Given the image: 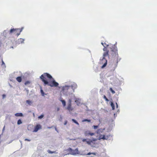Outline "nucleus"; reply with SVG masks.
<instances>
[{"label":"nucleus","mask_w":157,"mask_h":157,"mask_svg":"<svg viewBox=\"0 0 157 157\" xmlns=\"http://www.w3.org/2000/svg\"><path fill=\"white\" fill-rule=\"evenodd\" d=\"M40 78L45 86L48 85L51 87H57L59 86V84L56 82L52 76L47 73H44Z\"/></svg>","instance_id":"1"},{"label":"nucleus","mask_w":157,"mask_h":157,"mask_svg":"<svg viewBox=\"0 0 157 157\" xmlns=\"http://www.w3.org/2000/svg\"><path fill=\"white\" fill-rule=\"evenodd\" d=\"M110 48L112 52V55L113 58V63L115 64V66H117V64L120 60L119 58L118 55L117 53V47L115 45H111Z\"/></svg>","instance_id":"2"},{"label":"nucleus","mask_w":157,"mask_h":157,"mask_svg":"<svg viewBox=\"0 0 157 157\" xmlns=\"http://www.w3.org/2000/svg\"><path fill=\"white\" fill-rule=\"evenodd\" d=\"M77 87V85L75 83L70 86H65L63 87L62 91L65 94H70L74 92V89Z\"/></svg>","instance_id":"3"},{"label":"nucleus","mask_w":157,"mask_h":157,"mask_svg":"<svg viewBox=\"0 0 157 157\" xmlns=\"http://www.w3.org/2000/svg\"><path fill=\"white\" fill-rule=\"evenodd\" d=\"M101 44L104 46L103 50L105 52L103 53V58L101 61V63H103V62H104V64L102 67L103 68L105 67L107 64V60L105 59V57L109 56V51L107 49V48L105 46L103 43H101Z\"/></svg>","instance_id":"4"},{"label":"nucleus","mask_w":157,"mask_h":157,"mask_svg":"<svg viewBox=\"0 0 157 157\" xmlns=\"http://www.w3.org/2000/svg\"><path fill=\"white\" fill-rule=\"evenodd\" d=\"M23 29V28H21V29H12L10 30V33L11 34L14 33L17 36H18L20 34Z\"/></svg>","instance_id":"5"},{"label":"nucleus","mask_w":157,"mask_h":157,"mask_svg":"<svg viewBox=\"0 0 157 157\" xmlns=\"http://www.w3.org/2000/svg\"><path fill=\"white\" fill-rule=\"evenodd\" d=\"M68 151H69L71 154L73 155H75L78 154L79 153V151L77 148L75 150H73L71 148L68 149Z\"/></svg>","instance_id":"6"},{"label":"nucleus","mask_w":157,"mask_h":157,"mask_svg":"<svg viewBox=\"0 0 157 157\" xmlns=\"http://www.w3.org/2000/svg\"><path fill=\"white\" fill-rule=\"evenodd\" d=\"M68 101V104L67 109L69 111H72L73 110V108L71 107V99H69Z\"/></svg>","instance_id":"7"},{"label":"nucleus","mask_w":157,"mask_h":157,"mask_svg":"<svg viewBox=\"0 0 157 157\" xmlns=\"http://www.w3.org/2000/svg\"><path fill=\"white\" fill-rule=\"evenodd\" d=\"M84 135L85 136H93L94 135V133L91 132L89 130H86L84 132Z\"/></svg>","instance_id":"8"},{"label":"nucleus","mask_w":157,"mask_h":157,"mask_svg":"<svg viewBox=\"0 0 157 157\" xmlns=\"http://www.w3.org/2000/svg\"><path fill=\"white\" fill-rule=\"evenodd\" d=\"M41 126L40 124L37 125L34 128L33 132H36L38 130L41 128Z\"/></svg>","instance_id":"9"},{"label":"nucleus","mask_w":157,"mask_h":157,"mask_svg":"<svg viewBox=\"0 0 157 157\" xmlns=\"http://www.w3.org/2000/svg\"><path fill=\"white\" fill-rule=\"evenodd\" d=\"M110 137H111L110 135H106V136L105 135V138H104V137H103L102 139H103V140H107Z\"/></svg>","instance_id":"10"},{"label":"nucleus","mask_w":157,"mask_h":157,"mask_svg":"<svg viewBox=\"0 0 157 157\" xmlns=\"http://www.w3.org/2000/svg\"><path fill=\"white\" fill-rule=\"evenodd\" d=\"M15 115L16 117H22L23 114L22 113H17L15 114Z\"/></svg>","instance_id":"11"},{"label":"nucleus","mask_w":157,"mask_h":157,"mask_svg":"<svg viewBox=\"0 0 157 157\" xmlns=\"http://www.w3.org/2000/svg\"><path fill=\"white\" fill-rule=\"evenodd\" d=\"M17 80L19 82H21L22 78L21 77L19 76L16 78Z\"/></svg>","instance_id":"12"},{"label":"nucleus","mask_w":157,"mask_h":157,"mask_svg":"<svg viewBox=\"0 0 157 157\" xmlns=\"http://www.w3.org/2000/svg\"><path fill=\"white\" fill-rule=\"evenodd\" d=\"M75 102L76 103V104L78 105L80 104V102L79 99H76L75 101Z\"/></svg>","instance_id":"13"},{"label":"nucleus","mask_w":157,"mask_h":157,"mask_svg":"<svg viewBox=\"0 0 157 157\" xmlns=\"http://www.w3.org/2000/svg\"><path fill=\"white\" fill-rule=\"evenodd\" d=\"M60 101L62 102V104L63 106H65L66 105V103L65 101L64 100H61Z\"/></svg>","instance_id":"14"},{"label":"nucleus","mask_w":157,"mask_h":157,"mask_svg":"<svg viewBox=\"0 0 157 157\" xmlns=\"http://www.w3.org/2000/svg\"><path fill=\"white\" fill-rule=\"evenodd\" d=\"M47 152L49 154L56 153V151H51L50 150H48Z\"/></svg>","instance_id":"15"},{"label":"nucleus","mask_w":157,"mask_h":157,"mask_svg":"<svg viewBox=\"0 0 157 157\" xmlns=\"http://www.w3.org/2000/svg\"><path fill=\"white\" fill-rule=\"evenodd\" d=\"M111 106L112 107V109L113 110H114L115 109V106L114 105L113 103V102H111Z\"/></svg>","instance_id":"16"},{"label":"nucleus","mask_w":157,"mask_h":157,"mask_svg":"<svg viewBox=\"0 0 157 157\" xmlns=\"http://www.w3.org/2000/svg\"><path fill=\"white\" fill-rule=\"evenodd\" d=\"M104 137V138H105V135H100L99 136V140H101V139H102L103 140V138Z\"/></svg>","instance_id":"17"},{"label":"nucleus","mask_w":157,"mask_h":157,"mask_svg":"<svg viewBox=\"0 0 157 157\" xmlns=\"http://www.w3.org/2000/svg\"><path fill=\"white\" fill-rule=\"evenodd\" d=\"M72 121L74 122L75 123V124H77V125H79V123H78V122L76 121L75 119H72Z\"/></svg>","instance_id":"18"},{"label":"nucleus","mask_w":157,"mask_h":157,"mask_svg":"<svg viewBox=\"0 0 157 157\" xmlns=\"http://www.w3.org/2000/svg\"><path fill=\"white\" fill-rule=\"evenodd\" d=\"M22 123V122L21 121V120L19 119L18 120L17 122V124L18 125H19Z\"/></svg>","instance_id":"19"},{"label":"nucleus","mask_w":157,"mask_h":157,"mask_svg":"<svg viewBox=\"0 0 157 157\" xmlns=\"http://www.w3.org/2000/svg\"><path fill=\"white\" fill-rule=\"evenodd\" d=\"M91 121L90 120H89L87 119H84L82 121V122H85V121H87L88 122H90Z\"/></svg>","instance_id":"20"},{"label":"nucleus","mask_w":157,"mask_h":157,"mask_svg":"<svg viewBox=\"0 0 157 157\" xmlns=\"http://www.w3.org/2000/svg\"><path fill=\"white\" fill-rule=\"evenodd\" d=\"M103 98L107 102L109 101V100L106 98V96L105 95L103 96Z\"/></svg>","instance_id":"21"},{"label":"nucleus","mask_w":157,"mask_h":157,"mask_svg":"<svg viewBox=\"0 0 157 157\" xmlns=\"http://www.w3.org/2000/svg\"><path fill=\"white\" fill-rule=\"evenodd\" d=\"M92 142L91 140H87L86 142L88 144L90 145L91 144Z\"/></svg>","instance_id":"22"},{"label":"nucleus","mask_w":157,"mask_h":157,"mask_svg":"<svg viewBox=\"0 0 157 157\" xmlns=\"http://www.w3.org/2000/svg\"><path fill=\"white\" fill-rule=\"evenodd\" d=\"M109 90H110V91L112 92V93L113 94H114L115 93V91L113 90V89H112V88H110Z\"/></svg>","instance_id":"23"},{"label":"nucleus","mask_w":157,"mask_h":157,"mask_svg":"<svg viewBox=\"0 0 157 157\" xmlns=\"http://www.w3.org/2000/svg\"><path fill=\"white\" fill-rule=\"evenodd\" d=\"M91 154H93L94 155H96V153H91V152H89L87 154V155H91Z\"/></svg>","instance_id":"24"},{"label":"nucleus","mask_w":157,"mask_h":157,"mask_svg":"<svg viewBox=\"0 0 157 157\" xmlns=\"http://www.w3.org/2000/svg\"><path fill=\"white\" fill-rule=\"evenodd\" d=\"M19 41L21 43L24 42V40L22 39H19Z\"/></svg>","instance_id":"25"},{"label":"nucleus","mask_w":157,"mask_h":157,"mask_svg":"<svg viewBox=\"0 0 157 157\" xmlns=\"http://www.w3.org/2000/svg\"><path fill=\"white\" fill-rule=\"evenodd\" d=\"M98 127V125H94L93 126V127L94 128V129H97Z\"/></svg>","instance_id":"26"},{"label":"nucleus","mask_w":157,"mask_h":157,"mask_svg":"<svg viewBox=\"0 0 157 157\" xmlns=\"http://www.w3.org/2000/svg\"><path fill=\"white\" fill-rule=\"evenodd\" d=\"M30 83V82L29 81H27L25 82V84L26 85L28 84H29Z\"/></svg>","instance_id":"27"},{"label":"nucleus","mask_w":157,"mask_h":157,"mask_svg":"<svg viewBox=\"0 0 157 157\" xmlns=\"http://www.w3.org/2000/svg\"><path fill=\"white\" fill-rule=\"evenodd\" d=\"M26 103L29 105H30L31 103V101L29 100H27L26 101Z\"/></svg>","instance_id":"28"},{"label":"nucleus","mask_w":157,"mask_h":157,"mask_svg":"<svg viewBox=\"0 0 157 157\" xmlns=\"http://www.w3.org/2000/svg\"><path fill=\"white\" fill-rule=\"evenodd\" d=\"M44 117V115H40V116H39V117H38V118L39 119H41L43 117Z\"/></svg>","instance_id":"29"},{"label":"nucleus","mask_w":157,"mask_h":157,"mask_svg":"<svg viewBox=\"0 0 157 157\" xmlns=\"http://www.w3.org/2000/svg\"><path fill=\"white\" fill-rule=\"evenodd\" d=\"M40 91L42 95L43 96H44V92L43 90H41Z\"/></svg>","instance_id":"30"},{"label":"nucleus","mask_w":157,"mask_h":157,"mask_svg":"<svg viewBox=\"0 0 157 157\" xmlns=\"http://www.w3.org/2000/svg\"><path fill=\"white\" fill-rule=\"evenodd\" d=\"M25 141H31V140H29V139H25Z\"/></svg>","instance_id":"31"},{"label":"nucleus","mask_w":157,"mask_h":157,"mask_svg":"<svg viewBox=\"0 0 157 157\" xmlns=\"http://www.w3.org/2000/svg\"><path fill=\"white\" fill-rule=\"evenodd\" d=\"M87 140L86 139H83L82 140V141L83 142H86V141H87Z\"/></svg>","instance_id":"32"},{"label":"nucleus","mask_w":157,"mask_h":157,"mask_svg":"<svg viewBox=\"0 0 157 157\" xmlns=\"http://www.w3.org/2000/svg\"><path fill=\"white\" fill-rule=\"evenodd\" d=\"M67 121H66L64 123V125H66L67 124Z\"/></svg>","instance_id":"33"},{"label":"nucleus","mask_w":157,"mask_h":157,"mask_svg":"<svg viewBox=\"0 0 157 157\" xmlns=\"http://www.w3.org/2000/svg\"><path fill=\"white\" fill-rule=\"evenodd\" d=\"M5 63H4V62L3 61V60L2 61V65L5 64Z\"/></svg>","instance_id":"34"},{"label":"nucleus","mask_w":157,"mask_h":157,"mask_svg":"<svg viewBox=\"0 0 157 157\" xmlns=\"http://www.w3.org/2000/svg\"><path fill=\"white\" fill-rule=\"evenodd\" d=\"M2 96H3V98H4L6 96V95L5 94H3L2 95Z\"/></svg>","instance_id":"35"},{"label":"nucleus","mask_w":157,"mask_h":157,"mask_svg":"<svg viewBox=\"0 0 157 157\" xmlns=\"http://www.w3.org/2000/svg\"><path fill=\"white\" fill-rule=\"evenodd\" d=\"M5 129V126H4L3 128V131Z\"/></svg>","instance_id":"36"},{"label":"nucleus","mask_w":157,"mask_h":157,"mask_svg":"<svg viewBox=\"0 0 157 157\" xmlns=\"http://www.w3.org/2000/svg\"><path fill=\"white\" fill-rule=\"evenodd\" d=\"M116 104L117 107V108H118V105H117V103H116Z\"/></svg>","instance_id":"37"},{"label":"nucleus","mask_w":157,"mask_h":157,"mask_svg":"<svg viewBox=\"0 0 157 157\" xmlns=\"http://www.w3.org/2000/svg\"><path fill=\"white\" fill-rule=\"evenodd\" d=\"M93 140L94 141H95L96 140V139H94V140Z\"/></svg>","instance_id":"38"},{"label":"nucleus","mask_w":157,"mask_h":157,"mask_svg":"<svg viewBox=\"0 0 157 157\" xmlns=\"http://www.w3.org/2000/svg\"><path fill=\"white\" fill-rule=\"evenodd\" d=\"M59 108H57V111H59Z\"/></svg>","instance_id":"39"},{"label":"nucleus","mask_w":157,"mask_h":157,"mask_svg":"<svg viewBox=\"0 0 157 157\" xmlns=\"http://www.w3.org/2000/svg\"><path fill=\"white\" fill-rule=\"evenodd\" d=\"M109 46V45H107L106 46L107 47V46Z\"/></svg>","instance_id":"40"},{"label":"nucleus","mask_w":157,"mask_h":157,"mask_svg":"<svg viewBox=\"0 0 157 157\" xmlns=\"http://www.w3.org/2000/svg\"><path fill=\"white\" fill-rule=\"evenodd\" d=\"M105 44H104V45H105Z\"/></svg>","instance_id":"41"},{"label":"nucleus","mask_w":157,"mask_h":157,"mask_svg":"<svg viewBox=\"0 0 157 157\" xmlns=\"http://www.w3.org/2000/svg\"><path fill=\"white\" fill-rule=\"evenodd\" d=\"M105 44H104V45H105Z\"/></svg>","instance_id":"42"}]
</instances>
